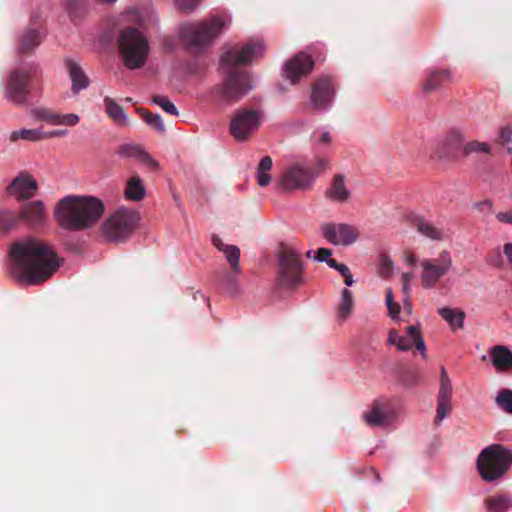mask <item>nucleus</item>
<instances>
[{
  "mask_svg": "<svg viewBox=\"0 0 512 512\" xmlns=\"http://www.w3.org/2000/svg\"><path fill=\"white\" fill-rule=\"evenodd\" d=\"M512 464V451L500 444L483 449L477 458V470L486 482L503 477Z\"/></svg>",
  "mask_w": 512,
  "mask_h": 512,
  "instance_id": "5",
  "label": "nucleus"
},
{
  "mask_svg": "<svg viewBox=\"0 0 512 512\" xmlns=\"http://www.w3.org/2000/svg\"><path fill=\"white\" fill-rule=\"evenodd\" d=\"M329 167L328 161L325 158L317 157L316 158V168L315 172H313L314 177L321 173L322 171L326 170Z\"/></svg>",
  "mask_w": 512,
  "mask_h": 512,
  "instance_id": "52",
  "label": "nucleus"
},
{
  "mask_svg": "<svg viewBox=\"0 0 512 512\" xmlns=\"http://www.w3.org/2000/svg\"><path fill=\"white\" fill-rule=\"evenodd\" d=\"M335 90L332 80L329 77L317 79L312 86L311 106L313 109H327L331 104Z\"/></svg>",
  "mask_w": 512,
  "mask_h": 512,
  "instance_id": "17",
  "label": "nucleus"
},
{
  "mask_svg": "<svg viewBox=\"0 0 512 512\" xmlns=\"http://www.w3.org/2000/svg\"><path fill=\"white\" fill-rule=\"evenodd\" d=\"M44 34L35 27H26L19 35L17 41V52L21 55L30 56L41 45Z\"/></svg>",
  "mask_w": 512,
  "mask_h": 512,
  "instance_id": "21",
  "label": "nucleus"
},
{
  "mask_svg": "<svg viewBox=\"0 0 512 512\" xmlns=\"http://www.w3.org/2000/svg\"><path fill=\"white\" fill-rule=\"evenodd\" d=\"M201 0H175V5L181 11H192Z\"/></svg>",
  "mask_w": 512,
  "mask_h": 512,
  "instance_id": "49",
  "label": "nucleus"
},
{
  "mask_svg": "<svg viewBox=\"0 0 512 512\" xmlns=\"http://www.w3.org/2000/svg\"><path fill=\"white\" fill-rule=\"evenodd\" d=\"M78 122H79V116L77 114L54 113L52 124L53 125L75 126Z\"/></svg>",
  "mask_w": 512,
  "mask_h": 512,
  "instance_id": "41",
  "label": "nucleus"
},
{
  "mask_svg": "<svg viewBox=\"0 0 512 512\" xmlns=\"http://www.w3.org/2000/svg\"><path fill=\"white\" fill-rule=\"evenodd\" d=\"M211 241H212V244L219 250V251H223L225 249V247H227L228 245L227 244H224L221 240V238L216 235V234H213L212 237H211Z\"/></svg>",
  "mask_w": 512,
  "mask_h": 512,
  "instance_id": "57",
  "label": "nucleus"
},
{
  "mask_svg": "<svg viewBox=\"0 0 512 512\" xmlns=\"http://www.w3.org/2000/svg\"><path fill=\"white\" fill-rule=\"evenodd\" d=\"M314 258L320 262L327 261L332 254V251L328 248H319L315 252Z\"/></svg>",
  "mask_w": 512,
  "mask_h": 512,
  "instance_id": "51",
  "label": "nucleus"
},
{
  "mask_svg": "<svg viewBox=\"0 0 512 512\" xmlns=\"http://www.w3.org/2000/svg\"><path fill=\"white\" fill-rule=\"evenodd\" d=\"M260 42H250L241 49L233 47L221 56V68L225 72L222 83L213 87V96L221 102L236 103L251 89V79L247 72L241 70L239 65H246L263 52Z\"/></svg>",
  "mask_w": 512,
  "mask_h": 512,
  "instance_id": "2",
  "label": "nucleus"
},
{
  "mask_svg": "<svg viewBox=\"0 0 512 512\" xmlns=\"http://www.w3.org/2000/svg\"><path fill=\"white\" fill-rule=\"evenodd\" d=\"M11 275L29 284H39L50 278L59 261L56 253L45 242L28 237L10 248Z\"/></svg>",
  "mask_w": 512,
  "mask_h": 512,
  "instance_id": "1",
  "label": "nucleus"
},
{
  "mask_svg": "<svg viewBox=\"0 0 512 512\" xmlns=\"http://www.w3.org/2000/svg\"><path fill=\"white\" fill-rule=\"evenodd\" d=\"M439 315L449 323L450 327L455 330L456 328H463L465 313L461 310L443 307L438 310Z\"/></svg>",
  "mask_w": 512,
  "mask_h": 512,
  "instance_id": "29",
  "label": "nucleus"
},
{
  "mask_svg": "<svg viewBox=\"0 0 512 512\" xmlns=\"http://www.w3.org/2000/svg\"><path fill=\"white\" fill-rule=\"evenodd\" d=\"M396 406L393 400L387 398L375 399L363 418L369 426L386 427L396 418Z\"/></svg>",
  "mask_w": 512,
  "mask_h": 512,
  "instance_id": "12",
  "label": "nucleus"
},
{
  "mask_svg": "<svg viewBox=\"0 0 512 512\" xmlns=\"http://www.w3.org/2000/svg\"><path fill=\"white\" fill-rule=\"evenodd\" d=\"M453 264L449 252L442 251L437 258H425L420 261L422 267L421 284L423 288H434L439 280L445 276Z\"/></svg>",
  "mask_w": 512,
  "mask_h": 512,
  "instance_id": "10",
  "label": "nucleus"
},
{
  "mask_svg": "<svg viewBox=\"0 0 512 512\" xmlns=\"http://www.w3.org/2000/svg\"><path fill=\"white\" fill-rule=\"evenodd\" d=\"M400 381L406 386H414L417 384L420 375L417 370L411 368H403L399 375Z\"/></svg>",
  "mask_w": 512,
  "mask_h": 512,
  "instance_id": "42",
  "label": "nucleus"
},
{
  "mask_svg": "<svg viewBox=\"0 0 512 512\" xmlns=\"http://www.w3.org/2000/svg\"><path fill=\"white\" fill-rule=\"evenodd\" d=\"M500 142L505 144L512 138V129L510 127H503L499 133Z\"/></svg>",
  "mask_w": 512,
  "mask_h": 512,
  "instance_id": "53",
  "label": "nucleus"
},
{
  "mask_svg": "<svg viewBox=\"0 0 512 512\" xmlns=\"http://www.w3.org/2000/svg\"><path fill=\"white\" fill-rule=\"evenodd\" d=\"M386 305L388 308V314L392 319H396L398 315L400 314L401 307L400 305L394 301L393 293L391 288H388L386 290Z\"/></svg>",
  "mask_w": 512,
  "mask_h": 512,
  "instance_id": "43",
  "label": "nucleus"
},
{
  "mask_svg": "<svg viewBox=\"0 0 512 512\" xmlns=\"http://www.w3.org/2000/svg\"><path fill=\"white\" fill-rule=\"evenodd\" d=\"M125 195L128 199L134 201H139L144 197L145 189L138 176L134 175L128 180Z\"/></svg>",
  "mask_w": 512,
  "mask_h": 512,
  "instance_id": "31",
  "label": "nucleus"
},
{
  "mask_svg": "<svg viewBox=\"0 0 512 512\" xmlns=\"http://www.w3.org/2000/svg\"><path fill=\"white\" fill-rule=\"evenodd\" d=\"M138 112L142 116L143 120L149 126H151L153 129H155L160 134L165 133L166 128H165V126L163 124V121L161 119V116L159 114H153V113H151L148 110L143 109V108L139 109Z\"/></svg>",
  "mask_w": 512,
  "mask_h": 512,
  "instance_id": "38",
  "label": "nucleus"
},
{
  "mask_svg": "<svg viewBox=\"0 0 512 512\" xmlns=\"http://www.w3.org/2000/svg\"><path fill=\"white\" fill-rule=\"evenodd\" d=\"M323 236L334 245H350L358 238V230L348 224H325L322 226Z\"/></svg>",
  "mask_w": 512,
  "mask_h": 512,
  "instance_id": "15",
  "label": "nucleus"
},
{
  "mask_svg": "<svg viewBox=\"0 0 512 512\" xmlns=\"http://www.w3.org/2000/svg\"><path fill=\"white\" fill-rule=\"evenodd\" d=\"M222 252L224 253L226 260L230 264L232 272L235 274H240V249L236 245H228Z\"/></svg>",
  "mask_w": 512,
  "mask_h": 512,
  "instance_id": "37",
  "label": "nucleus"
},
{
  "mask_svg": "<svg viewBox=\"0 0 512 512\" xmlns=\"http://www.w3.org/2000/svg\"><path fill=\"white\" fill-rule=\"evenodd\" d=\"M394 269L393 261L387 255H381L379 275L382 278H388L392 274Z\"/></svg>",
  "mask_w": 512,
  "mask_h": 512,
  "instance_id": "45",
  "label": "nucleus"
},
{
  "mask_svg": "<svg viewBox=\"0 0 512 512\" xmlns=\"http://www.w3.org/2000/svg\"><path fill=\"white\" fill-rule=\"evenodd\" d=\"M414 226L419 233L432 240H442L443 238L442 231L423 218H416L414 220Z\"/></svg>",
  "mask_w": 512,
  "mask_h": 512,
  "instance_id": "30",
  "label": "nucleus"
},
{
  "mask_svg": "<svg viewBox=\"0 0 512 512\" xmlns=\"http://www.w3.org/2000/svg\"><path fill=\"white\" fill-rule=\"evenodd\" d=\"M406 262L409 265H415L416 264V257H415V255L413 253H409L406 256Z\"/></svg>",
  "mask_w": 512,
  "mask_h": 512,
  "instance_id": "62",
  "label": "nucleus"
},
{
  "mask_svg": "<svg viewBox=\"0 0 512 512\" xmlns=\"http://www.w3.org/2000/svg\"><path fill=\"white\" fill-rule=\"evenodd\" d=\"M67 134V130H53L49 132L43 131V140L50 139L54 137H61Z\"/></svg>",
  "mask_w": 512,
  "mask_h": 512,
  "instance_id": "54",
  "label": "nucleus"
},
{
  "mask_svg": "<svg viewBox=\"0 0 512 512\" xmlns=\"http://www.w3.org/2000/svg\"><path fill=\"white\" fill-rule=\"evenodd\" d=\"M496 218L500 222L512 224V210L507 211V212H499L496 215Z\"/></svg>",
  "mask_w": 512,
  "mask_h": 512,
  "instance_id": "55",
  "label": "nucleus"
},
{
  "mask_svg": "<svg viewBox=\"0 0 512 512\" xmlns=\"http://www.w3.org/2000/svg\"><path fill=\"white\" fill-rule=\"evenodd\" d=\"M451 81V73L448 69L431 70L426 81L423 83V91L431 93L439 89L444 83Z\"/></svg>",
  "mask_w": 512,
  "mask_h": 512,
  "instance_id": "25",
  "label": "nucleus"
},
{
  "mask_svg": "<svg viewBox=\"0 0 512 512\" xmlns=\"http://www.w3.org/2000/svg\"><path fill=\"white\" fill-rule=\"evenodd\" d=\"M490 152L491 150L488 144L476 140L467 142L462 146V154L464 157H468L473 153L490 154Z\"/></svg>",
  "mask_w": 512,
  "mask_h": 512,
  "instance_id": "39",
  "label": "nucleus"
},
{
  "mask_svg": "<svg viewBox=\"0 0 512 512\" xmlns=\"http://www.w3.org/2000/svg\"><path fill=\"white\" fill-rule=\"evenodd\" d=\"M118 46L123 63L127 68L137 69L145 64L149 45L147 38L138 29L124 28L120 32Z\"/></svg>",
  "mask_w": 512,
  "mask_h": 512,
  "instance_id": "6",
  "label": "nucleus"
},
{
  "mask_svg": "<svg viewBox=\"0 0 512 512\" xmlns=\"http://www.w3.org/2000/svg\"><path fill=\"white\" fill-rule=\"evenodd\" d=\"M320 142L322 144H329L331 142V136L329 132H322L320 135Z\"/></svg>",
  "mask_w": 512,
  "mask_h": 512,
  "instance_id": "58",
  "label": "nucleus"
},
{
  "mask_svg": "<svg viewBox=\"0 0 512 512\" xmlns=\"http://www.w3.org/2000/svg\"><path fill=\"white\" fill-rule=\"evenodd\" d=\"M325 195L333 201L346 202L350 198V191L346 187L345 176L342 174L335 175Z\"/></svg>",
  "mask_w": 512,
  "mask_h": 512,
  "instance_id": "23",
  "label": "nucleus"
},
{
  "mask_svg": "<svg viewBox=\"0 0 512 512\" xmlns=\"http://www.w3.org/2000/svg\"><path fill=\"white\" fill-rule=\"evenodd\" d=\"M103 212V202L92 196L69 195L60 199L54 207L57 223L69 231H82L92 227Z\"/></svg>",
  "mask_w": 512,
  "mask_h": 512,
  "instance_id": "3",
  "label": "nucleus"
},
{
  "mask_svg": "<svg viewBox=\"0 0 512 512\" xmlns=\"http://www.w3.org/2000/svg\"><path fill=\"white\" fill-rule=\"evenodd\" d=\"M71 21L81 20L87 11L85 0H68L66 6Z\"/></svg>",
  "mask_w": 512,
  "mask_h": 512,
  "instance_id": "35",
  "label": "nucleus"
},
{
  "mask_svg": "<svg viewBox=\"0 0 512 512\" xmlns=\"http://www.w3.org/2000/svg\"><path fill=\"white\" fill-rule=\"evenodd\" d=\"M462 136L458 132H450L446 138L438 143L434 155L438 160L450 161L458 159V151L462 147Z\"/></svg>",
  "mask_w": 512,
  "mask_h": 512,
  "instance_id": "20",
  "label": "nucleus"
},
{
  "mask_svg": "<svg viewBox=\"0 0 512 512\" xmlns=\"http://www.w3.org/2000/svg\"><path fill=\"white\" fill-rule=\"evenodd\" d=\"M313 66L312 58L309 55L300 53L285 64L284 73L286 78L294 84L300 77L308 75L312 71Z\"/></svg>",
  "mask_w": 512,
  "mask_h": 512,
  "instance_id": "18",
  "label": "nucleus"
},
{
  "mask_svg": "<svg viewBox=\"0 0 512 512\" xmlns=\"http://www.w3.org/2000/svg\"><path fill=\"white\" fill-rule=\"evenodd\" d=\"M497 406L506 413L512 414V390L502 389L496 396Z\"/></svg>",
  "mask_w": 512,
  "mask_h": 512,
  "instance_id": "40",
  "label": "nucleus"
},
{
  "mask_svg": "<svg viewBox=\"0 0 512 512\" xmlns=\"http://www.w3.org/2000/svg\"><path fill=\"white\" fill-rule=\"evenodd\" d=\"M337 271L344 277L345 274L349 273L350 270L345 264H339Z\"/></svg>",
  "mask_w": 512,
  "mask_h": 512,
  "instance_id": "61",
  "label": "nucleus"
},
{
  "mask_svg": "<svg viewBox=\"0 0 512 512\" xmlns=\"http://www.w3.org/2000/svg\"><path fill=\"white\" fill-rule=\"evenodd\" d=\"M104 106L107 115L119 125H127L128 119L123 108L116 103L112 98L105 97Z\"/></svg>",
  "mask_w": 512,
  "mask_h": 512,
  "instance_id": "28",
  "label": "nucleus"
},
{
  "mask_svg": "<svg viewBox=\"0 0 512 512\" xmlns=\"http://www.w3.org/2000/svg\"><path fill=\"white\" fill-rule=\"evenodd\" d=\"M20 223L23 222L31 228L43 227L48 214L42 201L35 200L24 204L19 210Z\"/></svg>",
  "mask_w": 512,
  "mask_h": 512,
  "instance_id": "16",
  "label": "nucleus"
},
{
  "mask_svg": "<svg viewBox=\"0 0 512 512\" xmlns=\"http://www.w3.org/2000/svg\"><path fill=\"white\" fill-rule=\"evenodd\" d=\"M33 113L36 118L47 121L48 123L52 124L55 112L48 108H37L34 110Z\"/></svg>",
  "mask_w": 512,
  "mask_h": 512,
  "instance_id": "48",
  "label": "nucleus"
},
{
  "mask_svg": "<svg viewBox=\"0 0 512 512\" xmlns=\"http://www.w3.org/2000/svg\"><path fill=\"white\" fill-rule=\"evenodd\" d=\"M11 142H16L19 139L31 142H38L43 140V130L36 129H21L13 131L9 137Z\"/></svg>",
  "mask_w": 512,
  "mask_h": 512,
  "instance_id": "32",
  "label": "nucleus"
},
{
  "mask_svg": "<svg viewBox=\"0 0 512 512\" xmlns=\"http://www.w3.org/2000/svg\"><path fill=\"white\" fill-rule=\"evenodd\" d=\"M451 400L437 399L436 422L442 421L451 411Z\"/></svg>",
  "mask_w": 512,
  "mask_h": 512,
  "instance_id": "46",
  "label": "nucleus"
},
{
  "mask_svg": "<svg viewBox=\"0 0 512 512\" xmlns=\"http://www.w3.org/2000/svg\"><path fill=\"white\" fill-rule=\"evenodd\" d=\"M388 343L395 345L401 351H408L414 345L415 348L422 353L424 358L427 357L426 346L418 326H408L405 336L399 335L395 330L390 331Z\"/></svg>",
  "mask_w": 512,
  "mask_h": 512,
  "instance_id": "14",
  "label": "nucleus"
},
{
  "mask_svg": "<svg viewBox=\"0 0 512 512\" xmlns=\"http://www.w3.org/2000/svg\"><path fill=\"white\" fill-rule=\"evenodd\" d=\"M262 113L258 109L243 107L235 111L230 122V133L238 141L247 140L258 130Z\"/></svg>",
  "mask_w": 512,
  "mask_h": 512,
  "instance_id": "9",
  "label": "nucleus"
},
{
  "mask_svg": "<svg viewBox=\"0 0 512 512\" xmlns=\"http://www.w3.org/2000/svg\"><path fill=\"white\" fill-rule=\"evenodd\" d=\"M446 381L449 382L450 378L448 376V373H447L445 367L442 366L440 369V382H446Z\"/></svg>",
  "mask_w": 512,
  "mask_h": 512,
  "instance_id": "59",
  "label": "nucleus"
},
{
  "mask_svg": "<svg viewBox=\"0 0 512 512\" xmlns=\"http://www.w3.org/2000/svg\"><path fill=\"white\" fill-rule=\"evenodd\" d=\"M138 221L136 211L119 209L103 223L102 231L109 241H120L132 233Z\"/></svg>",
  "mask_w": 512,
  "mask_h": 512,
  "instance_id": "8",
  "label": "nucleus"
},
{
  "mask_svg": "<svg viewBox=\"0 0 512 512\" xmlns=\"http://www.w3.org/2000/svg\"><path fill=\"white\" fill-rule=\"evenodd\" d=\"M272 168V159L270 156H264L257 168V182L260 186L265 187L270 184L271 177L268 172Z\"/></svg>",
  "mask_w": 512,
  "mask_h": 512,
  "instance_id": "33",
  "label": "nucleus"
},
{
  "mask_svg": "<svg viewBox=\"0 0 512 512\" xmlns=\"http://www.w3.org/2000/svg\"><path fill=\"white\" fill-rule=\"evenodd\" d=\"M65 67L72 81V91L77 94L89 86V79L83 69L72 59L67 58L64 61Z\"/></svg>",
  "mask_w": 512,
  "mask_h": 512,
  "instance_id": "22",
  "label": "nucleus"
},
{
  "mask_svg": "<svg viewBox=\"0 0 512 512\" xmlns=\"http://www.w3.org/2000/svg\"><path fill=\"white\" fill-rule=\"evenodd\" d=\"M153 102L159 105L165 112L170 115H178V110L175 105L164 96H154Z\"/></svg>",
  "mask_w": 512,
  "mask_h": 512,
  "instance_id": "44",
  "label": "nucleus"
},
{
  "mask_svg": "<svg viewBox=\"0 0 512 512\" xmlns=\"http://www.w3.org/2000/svg\"><path fill=\"white\" fill-rule=\"evenodd\" d=\"M484 505L488 512H508L512 509V497L497 495L486 498Z\"/></svg>",
  "mask_w": 512,
  "mask_h": 512,
  "instance_id": "27",
  "label": "nucleus"
},
{
  "mask_svg": "<svg viewBox=\"0 0 512 512\" xmlns=\"http://www.w3.org/2000/svg\"><path fill=\"white\" fill-rule=\"evenodd\" d=\"M503 253L507 259L508 265L512 268V243L504 244Z\"/></svg>",
  "mask_w": 512,
  "mask_h": 512,
  "instance_id": "56",
  "label": "nucleus"
},
{
  "mask_svg": "<svg viewBox=\"0 0 512 512\" xmlns=\"http://www.w3.org/2000/svg\"><path fill=\"white\" fill-rule=\"evenodd\" d=\"M413 278V274L410 273V272H405L402 274V290H403V293H404V302L407 303L408 302V298H409V282L411 281V279Z\"/></svg>",
  "mask_w": 512,
  "mask_h": 512,
  "instance_id": "50",
  "label": "nucleus"
},
{
  "mask_svg": "<svg viewBox=\"0 0 512 512\" xmlns=\"http://www.w3.org/2000/svg\"><path fill=\"white\" fill-rule=\"evenodd\" d=\"M452 384L449 382H440L439 392L437 399L451 400Z\"/></svg>",
  "mask_w": 512,
  "mask_h": 512,
  "instance_id": "47",
  "label": "nucleus"
},
{
  "mask_svg": "<svg viewBox=\"0 0 512 512\" xmlns=\"http://www.w3.org/2000/svg\"><path fill=\"white\" fill-rule=\"evenodd\" d=\"M277 284L284 289H293L303 283L304 264L301 254L294 248L281 245L277 254Z\"/></svg>",
  "mask_w": 512,
  "mask_h": 512,
  "instance_id": "7",
  "label": "nucleus"
},
{
  "mask_svg": "<svg viewBox=\"0 0 512 512\" xmlns=\"http://www.w3.org/2000/svg\"><path fill=\"white\" fill-rule=\"evenodd\" d=\"M313 180L314 174L311 169L296 164L286 169L282 174L280 186L286 191L303 190L309 188Z\"/></svg>",
  "mask_w": 512,
  "mask_h": 512,
  "instance_id": "13",
  "label": "nucleus"
},
{
  "mask_svg": "<svg viewBox=\"0 0 512 512\" xmlns=\"http://www.w3.org/2000/svg\"><path fill=\"white\" fill-rule=\"evenodd\" d=\"M327 264L329 265V267L337 270L338 266L340 263H338L335 259H332V258H329L327 261Z\"/></svg>",
  "mask_w": 512,
  "mask_h": 512,
  "instance_id": "63",
  "label": "nucleus"
},
{
  "mask_svg": "<svg viewBox=\"0 0 512 512\" xmlns=\"http://www.w3.org/2000/svg\"><path fill=\"white\" fill-rule=\"evenodd\" d=\"M491 264L496 267L502 266V258L498 255L495 259L491 260Z\"/></svg>",
  "mask_w": 512,
  "mask_h": 512,
  "instance_id": "64",
  "label": "nucleus"
},
{
  "mask_svg": "<svg viewBox=\"0 0 512 512\" xmlns=\"http://www.w3.org/2000/svg\"><path fill=\"white\" fill-rule=\"evenodd\" d=\"M344 283L347 285V286H351L353 285L354 283V280H353V276L351 274V272L347 273L344 275Z\"/></svg>",
  "mask_w": 512,
  "mask_h": 512,
  "instance_id": "60",
  "label": "nucleus"
},
{
  "mask_svg": "<svg viewBox=\"0 0 512 512\" xmlns=\"http://www.w3.org/2000/svg\"><path fill=\"white\" fill-rule=\"evenodd\" d=\"M117 152L122 157H137L144 163L157 166V162L137 144H123L119 146Z\"/></svg>",
  "mask_w": 512,
  "mask_h": 512,
  "instance_id": "26",
  "label": "nucleus"
},
{
  "mask_svg": "<svg viewBox=\"0 0 512 512\" xmlns=\"http://www.w3.org/2000/svg\"><path fill=\"white\" fill-rule=\"evenodd\" d=\"M226 22L218 16H213L207 21L186 23L180 28V38L193 54L202 52L217 37Z\"/></svg>",
  "mask_w": 512,
  "mask_h": 512,
  "instance_id": "4",
  "label": "nucleus"
},
{
  "mask_svg": "<svg viewBox=\"0 0 512 512\" xmlns=\"http://www.w3.org/2000/svg\"><path fill=\"white\" fill-rule=\"evenodd\" d=\"M36 180L28 173H20L7 187V193L17 199H30L37 191Z\"/></svg>",
  "mask_w": 512,
  "mask_h": 512,
  "instance_id": "19",
  "label": "nucleus"
},
{
  "mask_svg": "<svg viewBox=\"0 0 512 512\" xmlns=\"http://www.w3.org/2000/svg\"><path fill=\"white\" fill-rule=\"evenodd\" d=\"M31 74L20 68L12 69L5 82L4 97L16 105H22L30 94Z\"/></svg>",
  "mask_w": 512,
  "mask_h": 512,
  "instance_id": "11",
  "label": "nucleus"
},
{
  "mask_svg": "<svg viewBox=\"0 0 512 512\" xmlns=\"http://www.w3.org/2000/svg\"><path fill=\"white\" fill-rule=\"evenodd\" d=\"M20 224L19 213L9 210L0 211V231L6 232L16 229Z\"/></svg>",
  "mask_w": 512,
  "mask_h": 512,
  "instance_id": "34",
  "label": "nucleus"
},
{
  "mask_svg": "<svg viewBox=\"0 0 512 512\" xmlns=\"http://www.w3.org/2000/svg\"><path fill=\"white\" fill-rule=\"evenodd\" d=\"M353 294L348 289H343L341 293V301L338 307V315L341 319L348 318L353 311Z\"/></svg>",
  "mask_w": 512,
  "mask_h": 512,
  "instance_id": "36",
  "label": "nucleus"
},
{
  "mask_svg": "<svg viewBox=\"0 0 512 512\" xmlns=\"http://www.w3.org/2000/svg\"><path fill=\"white\" fill-rule=\"evenodd\" d=\"M490 355L497 370L508 371L512 369V351L508 347L496 345L491 348Z\"/></svg>",
  "mask_w": 512,
  "mask_h": 512,
  "instance_id": "24",
  "label": "nucleus"
}]
</instances>
